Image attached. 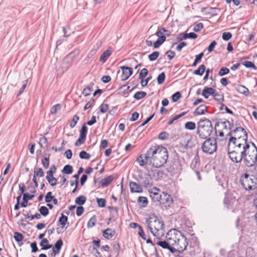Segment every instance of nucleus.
<instances>
[{"label":"nucleus","instance_id":"423d86ee","mask_svg":"<svg viewBox=\"0 0 257 257\" xmlns=\"http://www.w3.org/2000/svg\"><path fill=\"white\" fill-rule=\"evenodd\" d=\"M217 142L213 137L209 138L202 144V150L204 153L208 154H212L217 150Z\"/></svg>","mask_w":257,"mask_h":257},{"label":"nucleus","instance_id":"ea45409f","mask_svg":"<svg viewBox=\"0 0 257 257\" xmlns=\"http://www.w3.org/2000/svg\"><path fill=\"white\" fill-rule=\"evenodd\" d=\"M236 89L239 92L243 94H246V93H248V89L242 85H238Z\"/></svg>","mask_w":257,"mask_h":257},{"label":"nucleus","instance_id":"c756f323","mask_svg":"<svg viewBox=\"0 0 257 257\" xmlns=\"http://www.w3.org/2000/svg\"><path fill=\"white\" fill-rule=\"evenodd\" d=\"M86 201V197L84 195H80L75 199V203L80 206L83 205Z\"/></svg>","mask_w":257,"mask_h":257},{"label":"nucleus","instance_id":"c9c22d12","mask_svg":"<svg viewBox=\"0 0 257 257\" xmlns=\"http://www.w3.org/2000/svg\"><path fill=\"white\" fill-rule=\"evenodd\" d=\"M50 155L48 154L47 157H45L42 160V164L44 168L47 169L49 166Z\"/></svg>","mask_w":257,"mask_h":257},{"label":"nucleus","instance_id":"aec40b11","mask_svg":"<svg viewBox=\"0 0 257 257\" xmlns=\"http://www.w3.org/2000/svg\"><path fill=\"white\" fill-rule=\"evenodd\" d=\"M147 152L145 154H142L140 155L137 159V161L139 163L141 166H144L145 164H149V161H148L146 157Z\"/></svg>","mask_w":257,"mask_h":257},{"label":"nucleus","instance_id":"5fc2aeb1","mask_svg":"<svg viewBox=\"0 0 257 257\" xmlns=\"http://www.w3.org/2000/svg\"><path fill=\"white\" fill-rule=\"evenodd\" d=\"M181 97V94L179 91L174 93L172 96V99L173 102H177Z\"/></svg>","mask_w":257,"mask_h":257},{"label":"nucleus","instance_id":"9d476101","mask_svg":"<svg viewBox=\"0 0 257 257\" xmlns=\"http://www.w3.org/2000/svg\"><path fill=\"white\" fill-rule=\"evenodd\" d=\"M87 131L88 128L86 125V123L83 124L80 131L79 137L75 143V146L78 147L84 143L86 138Z\"/></svg>","mask_w":257,"mask_h":257},{"label":"nucleus","instance_id":"680f3d73","mask_svg":"<svg viewBox=\"0 0 257 257\" xmlns=\"http://www.w3.org/2000/svg\"><path fill=\"white\" fill-rule=\"evenodd\" d=\"M248 180H242V185L244 187V188L246 190H251L252 189V186L251 185H249L247 182Z\"/></svg>","mask_w":257,"mask_h":257},{"label":"nucleus","instance_id":"473e14b6","mask_svg":"<svg viewBox=\"0 0 257 257\" xmlns=\"http://www.w3.org/2000/svg\"><path fill=\"white\" fill-rule=\"evenodd\" d=\"M79 53L78 50H75L73 52L70 53L65 58L66 60H68V61H72L74 58L77 56Z\"/></svg>","mask_w":257,"mask_h":257},{"label":"nucleus","instance_id":"052dcab7","mask_svg":"<svg viewBox=\"0 0 257 257\" xmlns=\"http://www.w3.org/2000/svg\"><path fill=\"white\" fill-rule=\"evenodd\" d=\"M54 197V196H52V192H49L47 193L46 195L45 196V200L46 202L49 203L52 201V200L53 199Z\"/></svg>","mask_w":257,"mask_h":257},{"label":"nucleus","instance_id":"4d7b16f0","mask_svg":"<svg viewBox=\"0 0 257 257\" xmlns=\"http://www.w3.org/2000/svg\"><path fill=\"white\" fill-rule=\"evenodd\" d=\"M46 179L48 181V182L49 183L51 186H55L57 183V179L53 177L52 178H50L49 177H46Z\"/></svg>","mask_w":257,"mask_h":257},{"label":"nucleus","instance_id":"393cba45","mask_svg":"<svg viewBox=\"0 0 257 257\" xmlns=\"http://www.w3.org/2000/svg\"><path fill=\"white\" fill-rule=\"evenodd\" d=\"M206 69V66L204 64L201 65L199 68L193 71V74L197 75L202 76Z\"/></svg>","mask_w":257,"mask_h":257},{"label":"nucleus","instance_id":"dca6fc26","mask_svg":"<svg viewBox=\"0 0 257 257\" xmlns=\"http://www.w3.org/2000/svg\"><path fill=\"white\" fill-rule=\"evenodd\" d=\"M109 210H110V217L108 219V222L107 224L108 225L109 222L111 221H114L118 218V208L116 207H109Z\"/></svg>","mask_w":257,"mask_h":257},{"label":"nucleus","instance_id":"4468645a","mask_svg":"<svg viewBox=\"0 0 257 257\" xmlns=\"http://www.w3.org/2000/svg\"><path fill=\"white\" fill-rule=\"evenodd\" d=\"M219 125L222 128V130H225L226 131H231V129L233 126V123L230 122L229 121L226 120L224 121L217 122L215 124V127L218 126Z\"/></svg>","mask_w":257,"mask_h":257},{"label":"nucleus","instance_id":"bb28decb","mask_svg":"<svg viewBox=\"0 0 257 257\" xmlns=\"http://www.w3.org/2000/svg\"><path fill=\"white\" fill-rule=\"evenodd\" d=\"M48 242L47 238H44L41 240L40 245L42 246V249L46 250L52 247V245L48 244Z\"/></svg>","mask_w":257,"mask_h":257},{"label":"nucleus","instance_id":"58836bf2","mask_svg":"<svg viewBox=\"0 0 257 257\" xmlns=\"http://www.w3.org/2000/svg\"><path fill=\"white\" fill-rule=\"evenodd\" d=\"M160 53L158 51H154L148 56V58L150 61H155L159 56Z\"/></svg>","mask_w":257,"mask_h":257},{"label":"nucleus","instance_id":"f3484780","mask_svg":"<svg viewBox=\"0 0 257 257\" xmlns=\"http://www.w3.org/2000/svg\"><path fill=\"white\" fill-rule=\"evenodd\" d=\"M130 187L132 193H142L143 191L142 186L136 182H131Z\"/></svg>","mask_w":257,"mask_h":257},{"label":"nucleus","instance_id":"de8ad7c7","mask_svg":"<svg viewBox=\"0 0 257 257\" xmlns=\"http://www.w3.org/2000/svg\"><path fill=\"white\" fill-rule=\"evenodd\" d=\"M165 78L166 75L164 72H162L161 73H160L157 77L158 83L159 84H162L164 82Z\"/></svg>","mask_w":257,"mask_h":257},{"label":"nucleus","instance_id":"39448f33","mask_svg":"<svg viewBox=\"0 0 257 257\" xmlns=\"http://www.w3.org/2000/svg\"><path fill=\"white\" fill-rule=\"evenodd\" d=\"M249 145H245L242 147L234 146L233 149L231 150L230 146H228V154L231 160L234 163H239L243 160L244 154L249 149Z\"/></svg>","mask_w":257,"mask_h":257},{"label":"nucleus","instance_id":"9b49d317","mask_svg":"<svg viewBox=\"0 0 257 257\" xmlns=\"http://www.w3.org/2000/svg\"><path fill=\"white\" fill-rule=\"evenodd\" d=\"M140 183L145 188H151L153 185L151 176L147 173L140 176Z\"/></svg>","mask_w":257,"mask_h":257},{"label":"nucleus","instance_id":"2f4dec72","mask_svg":"<svg viewBox=\"0 0 257 257\" xmlns=\"http://www.w3.org/2000/svg\"><path fill=\"white\" fill-rule=\"evenodd\" d=\"M147 95V93L145 91H138L134 95V98L136 100H140Z\"/></svg>","mask_w":257,"mask_h":257},{"label":"nucleus","instance_id":"b1692460","mask_svg":"<svg viewBox=\"0 0 257 257\" xmlns=\"http://www.w3.org/2000/svg\"><path fill=\"white\" fill-rule=\"evenodd\" d=\"M111 54V52L109 50H105L103 54L101 55V56L99 58V61L105 62L107 59L108 58V57L110 56V55Z\"/></svg>","mask_w":257,"mask_h":257},{"label":"nucleus","instance_id":"412c9836","mask_svg":"<svg viewBox=\"0 0 257 257\" xmlns=\"http://www.w3.org/2000/svg\"><path fill=\"white\" fill-rule=\"evenodd\" d=\"M207 107L204 105L202 104L199 106L194 111V114L196 115H200L203 114L205 112H207Z\"/></svg>","mask_w":257,"mask_h":257},{"label":"nucleus","instance_id":"72a5a7b5","mask_svg":"<svg viewBox=\"0 0 257 257\" xmlns=\"http://www.w3.org/2000/svg\"><path fill=\"white\" fill-rule=\"evenodd\" d=\"M73 170V167L71 165H66L64 167L62 172L66 174H71L72 173Z\"/></svg>","mask_w":257,"mask_h":257},{"label":"nucleus","instance_id":"a878e982","mask_svg":"<svg viewBox=\"0 0 257 257\" xmlns=\"http://www.w3.org/2000/svg\"><path fill=\"white\" fill-rule=\"evenodd\" d=\"M93 83L89 84L88 86L83 89L82 94L85 96L89 95L91 92L93 90Z\"/></svg>","mask_w":257,"mask_h":257},{"label":"nucleus","instance_id":"6e6552de","mask_svg":"<svg viewBox=\"0 0 257 257\" xmlns=\"http://www.w3.org/2000/svg\"><path fill=\"white\" fill-rule=\"evenodd\" d=\"M166 29L162 27L158 29L155 35L158 37V39L153 43V47L156 49L159 48L164 42L166 41V36L165 35Z\"/></svg>","mask_w":257,"mask_h":257},{"label":"nucleus","instance_id":"13d9d810","mask_svg":"<svg viewBox=\"0 0 257 257\" xmlns=\"http://www.w3.org/2000/svg\"><path fill=\"white\" fill-rule=\"evenodd\" d=\"M232 37V34L230 32H224L222 35V38L224 41H228Z\"/></svg>","mask_w":257,"mask_h":257},{"label":"nucleus","instance_id":"0e129e2a","mask_svg":"<svg viewBox=\"0 0 257 257\" xmlns=\"http://www.w3.org/2000/svg\"><path fill=\"white\" fill-rule=\"evenodd\" d=\"M203 28V25L201 23H199L194 26L193 30L195 32H200Z\"/></svg>","mask_w":257,"mask_h":257},{"label":"nucleus","instance_id":"0eeeda50","mask_svg":"<svg viewBox=\"0 0 257 257\" xmlns=\"http://www.w3.org/2000/svg\"><path fill=\"white\" fill-rule=\"evenodd\" d=\"M243 161L247 167L253 166L257 161V149H253L251 151L248 149L245 153Z\"/></svg>","mask_w":257,"mask_h":257},{"label":"nucleus","instance_id":"49530a36","mask_svg":"<svg viewBox=\"0 0 257 257\" xmlns=\"http://www.w3.org/2000/svg\"><path fill=\"white\" fill-rule=\"evenodd\" d=\"M39 211L40 214L44 216H47L49 212L48 209L45 206H41L39 209Z\"/></svg>","mask_w":257,"mask_h":257},{"label":"nucleus","instance_id":"c85d7f7f","mask_svg":"<svg viewBox=\"0 0 257 257\" xmlns=\"http://www.w3.org/2000/svg\"><path fill=\"white\" fill-rule=\"evenodd\" d=\"M63 245V241L61 239L58 240L54 244L53 249L56 251V253H59L61 247Z\"/></svg>","mask_w":257,"mask_h":257},{"label":"nucleus","instance_id":"a19ab883","mask_svg":"<svg viewBox=\"0 0 257 257\" xmlns=\"http://www.w3.org/2000/svg\"><path fill=\"white\" fill-rule=\"evenodd\" d=\"M138 201L139 203H142V204L141 205V206L143 207H146L148 203L147 198L146 197H143V196H140L138 198Z\"/></svg>","mask_w":257,"mask_h":257},{"label":"nucleus","instance_id":"864d4df0","mask_svg":"<svg viewBox=\"0 0 257 257\" xmlns=\"http://www.w3.org/2000/svg\"><path fill=\"white\" fill-rule=\"evenodd\" d=\"M229 73V70L226 67H222L220 69L218 72V75L220 76H224Z\"/></svg>","mask_w":257,"mask_h":257},{"label":"nucleus","instance_id":"79ce46f5","mask_svg":"<svg viewBox=\"0 0 257 257\" xmlns=\"http://www.w3.org/2000/svg\"><path fill=\"white\" fill-rule=\"evenodd\" d=\"M14 238L17 242H19L24 239V237L22 233L15 232L14 233Z\"/></svg>","mask_w":257,"mask_h":257},{"label":"nucleus","instance_id":"e433bc0d","mask_svg":"<svg viewBox=\"0 0 257 257\" xmlns=\"http://www.w3.org/2000/svg\"><path fill=\"white\" fill-rule=\"evenodd\" d=\"M186 113V112H183L181 113H180V114H178V115H175L174 117H173L172 118H171L169 121H168V122H167L168 124V125H171L172 124H173V122L179 119V118L182 117L183 116H184L185 114Z\"/></svg>","mask_w":257,"mask_h":257},{"label":"nucleus","instance_id":"3c124183","mask_svg":"<svg viewBox=\"0 0 257 257\" xmlns=\"http://www.w3.org/2000/svg\"><path fill=\"white\" fill-rule=\"evenodd\" d=\"M96 202L100 207H104L106 205V200L103 198H96Z\"/></svg>","mask_w":257,"mask_h":257},{"label":"nucleus","instance_id":"c03bdc74","mask_svg":"<svg viewBox=\"0 0 257 257\" xmlns=\"http://www.w3.org/2000/svg\"><path fill=\"white\" fill-rule=\"evenodd\" d=\"M79 157L82 159L88 160L90 158L91 155L85 151H82L79 153Z\"/></svg>","mask_w":257,"mask_h":257},{"label":"nucleus","instance_id":"37998d69","mask_svg":"<svg viewBox=\"0 0 257 257\" xmlns=\"http://www.w3.org/2000/svg\"><path fill=\"white\" fill-rule=\"evenodd\" d=\"M185 127L189 130H194L196 128V124L194 122L188 121L185 123Z\"/></svg>","mask_w":257,"mask_h":257},{"label":"nucleus","instance_id":"ddd939ff","mask_svg":"<svg viewBox=\"0 0 257 257\" xmlns=\"http://www.w3.org/2000/svg\"><path fill=\"white\" fill-rule=\"evenodd\" d=\"M122 70V75L121 76V80L122 81L126 80L133 74V70L131 67L125 66H122L120 67Z\"/></svg>","mask_w":257,"mask_h":257},{"label":"nucleus","instance_id":"7ed1b4c3","mask_svg":"<svg viewBox=\"0 0 257 257\" xmlns=\"http://www.w3.org/2000/svg\"><path fill=\"white\" fill-rule=\"evenodd\" d=\"M146 223L147 225V228L157 239H160L164 236L165 233L164 222L155 214H153L150 215L149 218L146 219Z\"/></svg>","mask_w":257,"mask_h":257},{"label":"nucleus","instance_id":"a18cd8bd","mask_svg":"<svg viewBox=\"0 0 257 257\" xmlns=\"http://www.w3.org/2000/svg\"><path fill=\"white\" fill-rule=\"evenodd\" d=\"M242 64L246 68H251L254 70H256L257 69L254 63L251 61H245L243 62Z\"/></svg>","mask_w":257,"mask_h":257},{"label":"nucleus","instance_id":"8fccbe9b","mask_svg":"<svg viewBox=\"0 0 257 257\" xmlns=\"http://www.w3.org/2000/svg\"><path fill=\"white\" fill-rule=\"evenodd\" d=\"M96 221V216L94 215L88 221L87 223V227L89 228L93 227L95 225Z\"/></svg>","mask_w":257,"mask_h":257},{"label":"nucleus","instance_id":"7c9ffc66","mask_svg":"<svg viewBox=\"0 0 257 257\" xmlns=\"http://www.w3.org/2000/svg\"><path fill=\"white\" fill-rule=\"evenodd\" d=\"M68 221L67 216L64 215L63 213L61 214V217L59 219V222L62 225V229H63L66 224Z\"/></svg>","mask_w":257,"mask_h":257},{"label":"nucleus","instance_id":"f8f14e48","mask_svg":"<svg viewBox=\"0 0 257 257\" xmlns=\"http://www.w3.org/2000/svg\"><path fill=\"white\" fill-rule=\"evenodd\" d=\"M247 133L244 128L241 127H236L232 131H229L226 134L227 136H230V138H235L236 140L242 137L244 134Z\"/></svg>","mask_w":257,"mask_h":257},{"label":"nucleus","instance_id":"603ef678","mask_svg":"<svg viewBox=\"0 0 257 257\" xmlns=\"http://www.w3.org/2000/svg\"><path fill=\"white\" fill-rule=\"evenodd\" d=\"M108 107L109 106L108 104L103 103L99 107L100 111L102 113H105L108 111Z\"/></svg>","mask_w":257,"mask_h":257},{"label":"nucleus","instance_id":"1a4fd4ad","mask_svg":"<svg viewBox=\"0 0 257 257\" xmlns=\"http://www.w3.org/2000/svg\"><path fill=\"white\" fill-rule=\"evenodd\" d=\"M247 133L244 134V135L238 138V139L236 140L235 138H230L229 140V146L233 145L234 146L242 147L245 146V145H249L247 143Z\"/></svg>","mask_w":257,"mask_h":257},{"label":"nucleus","instance_id":"2eb2a0df","mask_svg":"<svg viewBox=\"0 0 257 257\" xmlns=\"http://www.w3.org/2000/svg\"><path fill=\"white\" fill-rule=\"evenodd\" d=\"M172 202V198L169 194L164 192L162 193L161 199L159 202L160 204H166V205L169 206Z\"/></svg>","mask_w":257,"mask_h":257},{"label":"nucleus","instance_id":"e2e57ef3","mask_svg":"<svg viewBox=\"0 0 257 257\" xmlns=\"http://www.w3.org/2000/svg\"><path fill=\"white\" fill-rule=\"evenodd\" d=\"M169 134L166 132L161 133L158 137L159 139L161 140H165L168 138Z\"/></svg>","mask_w":257,"mask_h":257},{"label":"nucleus","instance_id":"a211bd4d","mask_svg":"<svg viewBox=\"0 0 257 257\" xmlns=\"http://www.w3.org/2000/svg\"><path fill=\"white\" fill-rule=\"evenodd\" d=\"M215 90L212 87H205L203 90L202 95L205 98H208L209 96H213L215 93Z\"/></svg>","mask_w":257,"mask_h":257},{"label":"nucleus","instance_id":"cd10ccee","mask_svg":"<svg viewBox=\"0 0 257 257\" xmlns=\"http://www.w3.org/2000/svg\"><path fill=\"white\" fill-rule=\"evenodd\" d=\"M150 196L152 198L154 202H160L161 199L162 194H159L158 192H154L153 191L150 192Z\"/></svg>","mask_w":257,"mask_h":257},{"label":"nucleus","instance_id":"6e6d98bb","mask_svg":"<svg viewBox=\"0 0 257 257\" xmlns=\"http://www.w3.org/2000/svg\"><path fill=\"white\" fill-rule=\"evenodd\" d=\"M61 108V105L60 104H57L54 105L51 108V113L52 114H55L57 113V111L60 110Z\"/></svg>","mask_w":257,"mask_h":257},{"label":"nucleus","instance_id":"774afa93","mask_svg":"<svg viewBox=\"0 0 257 257\" xmlns=\"http://www.w3.org/2000/svg\"><path fill=\"white\" fill-rule=\"evenodd\" d=\"M84 211V209L83 207H82V206H78L76 209V215L78 216H81L83 214Z\"/></svg>","mask_w":257,"mask_h":257},{"label":"nucleus","instance_id":"f257e3e1","mask_svg":"<svg viewBox=\"0 0 257 257\" xmlns=\"http://www.w3.org/2000/svg\"><path fill=\"white\" fill-rule=\"evenodd\" d=\"M166 240H159L156 244L164 249H168L171 252L176 251L182 252L188 244L186 237L176 229L170 230L166 235Z\"/></svg>","mask_w":257,"mask_h":257},{"label":"nucleus","instance_id":"f03ea898","mask_svg":"<svg viewBox=\"0 0 257 257\" xmlns=\"http://www.w3.org/2000/svg\"><path fill=\"white\" fill-rule=\"evenodd\" d=\"M168 158L167 149L162 146H152L147 151L148 161L153 167L160 168L166 164Z\"/></svg>","mask_w":257,"mask_h":257},{"label":"nucleus","instance_id":"bf43d9fd","mask_svg":"<svg viewBox=\"0 0 257 257\" xmlns=\"http://www.w3.org/2000/svg\"><path fill=\"white\" fill-rule=\"evenodd\" d=\"M148 73V71L146 68L142 69L139 74V79H144L147 75Z\"/></svg>","mask_w":257,"mask_h":257},{"label":"nucleus","instance_id":"20e7f679","mask_svg":"<svg viewBox=\"0 0 257 257\" xmlns=\"http://www.w3.org/2000/svg\"><path fill=\"white\" fill-rule=\"evenodd\" d=\"M213 131L211 121L207 118L200 119L197 123V134L202 139H206L210 136Z\"/></svg>","mask_w":257,"mask_h":257},{"label":"nucleus","instance_id":"338daca9","mask_svg":"<svg viewBox=\"0 0 257 257\" xmlns=\"http://www.w3.org/2000/svg\"><path fill=\"white\" fill-rule=\"evenodd\" d=\"M217 45V43L215 41H213L209 45L207 48V50L209 52H212L214 49L215 46Z\"/></svg>","mask_w":257,"mask_h":257},{"label":"nucleus","instance_id":"09e8293b","mask_svg":"<svg viewBox=\"0 0 257 257\" xmlns=\"http://www.w3.org/2000/svg\"><path fill=\"white\" fill-rule=\"evenodd\" d=\"M79 119V117L77 115H75L70 123V127L71 128H73L77 124Z\"/></svg>","mask_w":257,"mask_h":257},{"label":"nucleus","instance_id":"6ab92c4d","mask_svg":"<svg viewBox=\"0 0 257 257\" xmlns=\"http://www.w3.org/2000/svg\"><path fill=\"white\" fill-rule=\"evenodd\" d=\"M103 236L107 239L111 238L115 234V231L111 228H108L103 231Z\"/></svg>","mask_w":257,"mask_h":257},{"label":"nucleus","instance_id":"69168bd1","mask_svg":"<svg viewBox=\"0 0 257 257\" xmlns=\"http://www.w3.org/2000/svg\"><path fill=\"white\" fill-rule=\"evenodd\" d=\"M28 83V80H26L24 81H23V84L22 87L20 88V91L18 94L17 95V97H18L19 96H20L24 91L25 88H26L27 85Z\"/></svg>","mask_w":257,"mask_h":257},{"label":"nucleus","instance_id":"5701e85b","mask_svg":"<svg viewBox=\"0 0 257 257\" xmlns=\"http://www.w3.org/2000/svg\"><path fill=\"white\" fill-rule=\"evenodd\" d=\"M200 165L199 158L198 155L195 156L194 158L192 160L191 164V167L193 169L195 170L199 167Z\"/></svg>","mask_w":257,"mask_h":257},{"label":"nucleus","instance_id":"f704fd0d","mask_svg":"<svg viewBox=\"0 0 257 257\" xmlns=\"http://www.w3.org/2000/svg\"><path fill=\"white\" fill-rule=\"evenodd\" d=\"M213 96L214 99L217 101L222 102L224 101V95L222 93L215 92Z\"/></svg>","mask_w":257,"mask_h":257},{"label":"nucleus","instance_id":"4be33fe9","mask_svg":"<svg viewBox=\"0 0 257 257\" xmlns=\"http://www.w3.org/2000/svg\"><path fill=\"white\" fill-rule=\"evenodd\" d=\"M114 177L112 175H110L107 177H105L101 182V186L102 187H106L108 186L113 180Z\"/></svg>","mask_w":257,"mask_h":257},{"label":"nucleus","instance_id":"4c0bfd02","mask_svg":"<svg viewBox=\"0 0 257 257\" xmlns=\"http://www.w3.org/2000/svg\"><path fill=\"white\" fill-rule=\"evenodd\" d=\"M198 35L193 32H191L190 33H184L183 35V37L184 39H186L187 38L195 39L197 38Z\"/></svg>","mask_w":257,"mask_h":257}]
</instances>
